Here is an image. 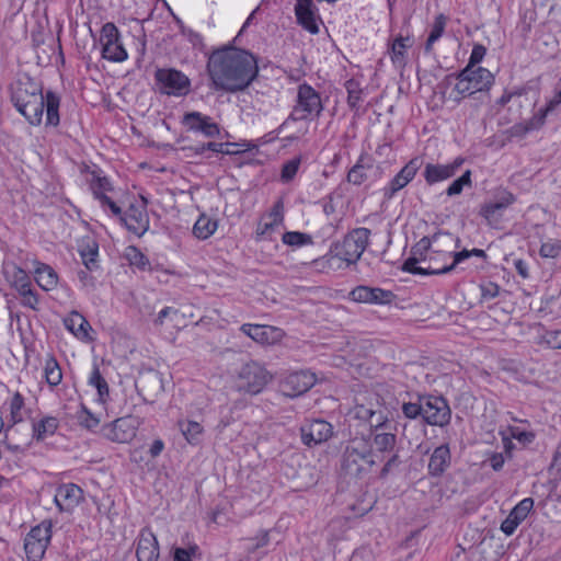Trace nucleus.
I'll use <instances>...</instances> for the list:
<instances>
[{"instance_id":"44","label":"nucleus","mask_w":561,"mask_h":561,"mask_svg":"<svg viewBox=\"0 0 561 561\" xmlns=\"http://www.w3.org/2000/svg\"><path fill=\"white\" fill-rule=\"evenodd\" d=\"M217 220L203 214L198 217L193 227V233L197 239L206 240L217 230Z\"/></svg>"},{"instance_id":"7","label":"nucleus","mask_w":561,"mask_h":561,"mask_svg":"<svg viewBox=\"0 0 561 561\" xmlns=\"http://www.w3.org/2000/svg\"><path fill=\"white\" fill-rule=\"evenodd\" d=\"M324 110L320 93L309 83L304 82L297 88V95L291 112L279 125L284 129L290 122L311 121L319 118Z\"/></svg>"},{"instance_id":"43","label":"nucleus","mask_w":561,"mask_h":561,"mask_svg":"<svg viewBox=\"0 0 561 561\" xmlns=\"http://www.w3.org/2000/svg\"><path fill=\"white\" fill-rule=\"evenodd\" d=\"M124 256L131 267H136L141 272L151 270L149 259L136 245H128L125 249Z\"/></svg>"},{"instance_id":"26","label":"nucleus","mask_w":561,"mask_h":561,"mask_svg":"<svg viewBox=\"0 0 561 561\" xmlns=\"http://www.w3.org/2000/svg\"><path fill=\"white\" fill-rule=\"evenodd\" d=\"M267 217L271 222L260 221L255 229V240H272V233L285 221V206L283 198H278L270 209Z\"/></svg>"},{"instance_id":"57","label":"nucleus","mask_w":561,"mask_h":561,"mask_svg":"<svg viewBox=\"0 0 561 561\" xmlns=\"http://www.w3.org/2000/svg\"><path fill=\"white\" fill-rule=\"evenodd\" d=\"M199 551L197 545H192L188 548H174L173 550V561H193V557H195Z\"/></svg>"},{"instance_id":"20","label":"nucleus","mask_w":561,"mask_h":561,"mask_svg":"<svg viewBox=\"0 0 561 561\" xmlns=\"http://www.w3.org/2000/svg\"><path fill=\"white\" fill-rule=\"evenodd\" d=\"M422 165L421 158H412L383 187V196L391 199L394 195L405 187L416 175Z\"/></svg>"},{"instance_id":"49","label":"nucleus","mask_w":561,"mask_h":561,"mask_svg":"<svg viewBox=\"0 0 561 561\" xmlns=\"http://www.w3.org/2000/svg\"><path fill=\"white\" fill-rule=\"evenodd\" d=\"M422 397L423 396L417 394L416 401L402 402L401 411L407 419L416 420L417 417H422Z\"/></svg>"},{"instance_id":"8","label":"nucleus","mask_w":561,"mask_h":561,"mask_svg":"<svg viewBox=\"0 0 561 561\" xmlns=\"http://www.w3.org/2000/svg\"><path fill=\"white\" fill-rule=\"evenodd\" d=\"M53 537V522L44 519L31 528L24 538L27 561H42Z\"/></svg>"},{"instance_id":"19","label":"nucleus","mask_w":561,"mask_h":561,"mask_svg":"<svg viewBox=\"0 0 561 561\" xmlns=\"http://www.w3.org/2000/svg\"><path fill=\"white\" fill-rule=\"evenodd\" d=\"M182 126L192 133H201L205 137L219 136L220 127L214 119L197 111L186 112L181 119Z\"/></svg>"},{"instance_id":"63","label":"nucleus","mask_w":561,"mask_h":561,"mask_svg":"<svg viewBox=\"0 0 561 561\" xmlns=\"http://www.w3.org/2000/svg\"><path fill=\"white\" fill-rule=\"evenodd\" d=\"M549 112H546L545 107L539 108L534 115L528 119V123L530 125V128L534 130L540 129L545 123L546 118L549 115Z\"/></svg>"},{"instance_id":"3","label":"nucleus","mask_w":561,"mask_h":561,"mask_svg":"<svg viewBox=\"0 0 561 561\" xmlns=\"http://www.w3.org/2000/svg\"><path fill=\"white\" fill-rule=\"evenodd\" d=\"M455 81L454 88L449 94V99L456 104H460L466 98L473 96L480 93L482 102L489 101V91L495 82L493 73L484 68L477 67V69L463 68L457 73L446 76L445 82L451 84Z\"/></svg>"},{"instance_id":"16","label":"nucleus","mask_w":561,"mask_h":561,"mask_svg":"<svg viewBox=\"0 0 561 561\" xmlns=\"http://www.w3.org/2000/svg\"><path fill=\"white\" fill-rule=\"evenodd\" d=\"M294 13L297 25L304 31L311 35L320 33V25L323 24V21L313 0H296Z\"/></svg>"},{"instance_id":"39","label":"nucleus","mask_w":561,"mask_h":561,"mask_svg":"<svg viewBox=\"0 0 561 561\" xmlns=\"http://www.w3.org/2000/svg\"><path fill=\"white\" fill-rule=\"evenodd\" d=\"M65 327L73 333L78 339H87L89 337V330L91 329L87 319L79 313L78 311H72L65 319Z\"/></svg>"},{"instance_id":"62","label":"nucleus","mask_w":561,"mask_h":561,"mask_svg":"<svg viewBox=\"0 0 561 561\" xmlns=\"http://www.w3.org/2000/svg\"><path fill=\"white\" fill-rule=\"evenodd\" d=\"M249 541L251 542V545L248 546L247 549H248L249 552H254L259 548H263V547L268 545V542H270L268 531L267 530H262L257 536H255L254 538L249 539Z\"/></svg>"},{"instance_id":"5","label":"nucleus","mask_w":561,"mask_h":561,"mask_svg":"<svg viewBox=\"0 0 561 561\" xmlns=\"http://www.w3.org/2000/svg\"><path fill=\"white\" fill-rule=\"evenodd\" d=\"M439 240L456 241L457 244L460 242L458 238L454 240L453 234L449 232H436L431 237H423L412 247L410 256L404 261L402 270L414 275H440V272L434 271V268L440 270V264L425 265L433 244Z\"/></svg>"},{"instance_id":"35","label":"nucleus","mask_w":561,"mask_h":561,"mask_svg":"<svg viewBox=\"0 0 561 561\" xmlns=\"http://www.w3.org/2000/svg\"><path fill=\"white\" fill-rule=\"evenodd\" d=\"M34 278L45 291L56 288L59 280L57 272L50 265L38 261L34 263Z\"/></svg>"},{"instance_id":"2","label":"nucleus","mask_w":561,"mask_h":561,"mask_svg":"<svg viewBox=\"0 0 561 561\" xmlns=\"http://www.w3.org/2000/svg\"><path fill=\"white\" fill-rule=\"evenodd\" d=\"M11 102L16 111L33 126L41 125L44 112L46 127L60 124V96L53 90H44L43 84L23 73L11 84Z\"/></svg>"},{"instance_id":"59","label":"nucleus","mask_w":561,"mask_h":561,"mask_svg":"<svg viewBox=\"0 0 561 561\" xmlns=\"http://www.w3.org/2000/svg\"><path fill=\"white\" fill-rule=\"evenodd\" d=\"M451 257V251H442V250H438V249H434L432 247V252L428 256V260L426 262L425 265H431V264H449L450 262H448Z\"/></svg>"},{"instance_id":"60","label":"nucleus","mask_w":561,"mask_h":561,"mask_svg":"<svg viewBox=\"0 0 561 561\" xmlns=\"http://www.w3.org/2000/svg\"><path fill=\"white\" fill-rule=\"evenodd\" d=\"M481 298L491 300L500 295V286L493 282H484L480 285Z\"/></svg>"},{"instance_id":"32","label":"nucleus","mask_w":561,"mask_h":561,"mask_svg":"<svg viewBox=\"0 0 561 561\" xmlns=\"http://www.w3.org/2000/svg\"><path fill=\"white\" fill-rule=\"evenodd\" d=\"M375 160L366 151H363L355 164L348 170L346 180L348 183L359 186L369 178V171L374 169Z\"/></svg>"},{"instance_id":"1","label":"nucleus","mask_w":561,"mask_h":561,"mask_svg":"<svg viewBox=\"0 0 561 561\" xmlns=\"http://www.w3.org/2000/svg\"><path fill=\"white\" fill-rule=\"evenodd\" d=\"M257 71L254 56L232 46L214 50L207 61V72L215 90L230 93L248 88L256 78Z\"/></svg>"},{"instance_id":"29","label":"nucleus","mask_w":561,"mask_h":561,"mask_svg":"<svg viewBox=\"0 0 561 561\" xmlns=\"http://www.w3.org/2000/svg\"><path fill=\"white\" fill-rule=\"evenodd\" d=\"M412 45V37L403 36L402 34H398L388 42L387 51L394 68L403 70L407 67L408 53Z\"/></svg>"},{"instance_id":"58","label":"nucleus","mask_w":561,"mask_h":561,"mask_svg":"<svg viewBox=\"0 0 561 561\" xmlns=\"http://www.w3.org/2000/svg\"><path fill=\"white\" fill-rule=\"evenodd\" d=\"M485 54L486 48L482 44H474L468 64L465 68L477 69V65L483 60Z\"/></svg>"},{"instance_id":"36","label":"nucleus","mask_w":561,"mask_h":561,"mask_svg":"<svg viewBox=\"0 0 561 561\" xmlns=\"http://www.w3.org/2000/svg\"><path fill=\"white\" fill-rule=\"evenodd\" d=\"M9 407L10 415L8 420V426L5 427V436L8 432L18 423L24 421L25 411V399L19 391L14 392L13 396L5 402Z\"/></svg>"},{"instance_id":"34","label":"nucleus","mask_w":561,"mask_h":561,"mask_svg":"<svg viewBox=\"0 0 561 561\" xmlns=\"http://www.w3.org/2000/svg\"><path fill=\"white\" fill-rule=\"evenodd\" d=\"M59 428V420L56 416L45 415L32 422V439L36 443L45 442L55 435Z\"/></svg>"},{"instance_id":"9","label":"nucleus","mask_w":561,"mask_h":561,"mask_svg":"<svg viewBox=\"0 0 561 561\" xmlns=\"http://www.w3.org/2000/svg\"><path fill=\"white\" fill-rule=\"evenodd\" d=\"M156 85L161 94L185 96L191 91V80L174 68H158L154 72Z\"/></svg>"},{"instance_id":"54","label":"nucleus","mask_w":561,"mask_h":561,"mask_svg":"<svg viewBox=\"0 0 561 561\" xmlns=\"http://www.w3.org/2000/svg\"><path fill=\"white\" fill-rule=\"evenodd\" d=\"M561 252V241L556 239H549L543 242L540 247L539 254L546 259H554Z\"/></svg>"},{"instance_id":"38","label":"nucleus","mask_w":561,"mask_h":561,"mask_svg":"<svg viewBox=\"0 0 561 561\" xmlns=\"http://www.w3.org/2000/svg\"><path fill=\"white\" fill-rule=\"evenodd\" d=\"M88 385L94 387L98 391V401L105 403L110 399L108 383L100 371V366L93 362L92 369L88 378Z\"/></svg>"},{"instance_id":"45","label":"nucleus","mask_w":561,"mask_h":561,"mask_svg":"<svg viewBox=\"0 0 561 561\" xmlns=\"http://www.w3.org/2000/svg\"><path fill=\"white\" fill-rule=\"evenodd\" d=\"M447 23V18L440 13L435 16L431 32L424 45V50L430 54L433 50L434 44L443 36Z\"/></svg>"},{"instance_id":"37","label":"nucleus","mask_w":561,"mask_h":561,"mask_svg":"<svg viewBox=\"0 0 561 561\" xmlns=\"http://www.w3.org/2000/svg\"><path fill=\"white\" fill-rule=\"evenodd\" d=\"M79 254L89 271L99 268V243L94 239H87L79 247Z\"/></svg>"},{"instance_id":"22","label":"nucleus","mask_w":561,"mask_h":561,"mask_svg":"<svg viewBox=\"0 0 561 561\" xmlns=\"http://www.w3.org/2000/svg\"><path fill=\"white\" fill-rule=\"evenodd\" d=\"M240 331L262 345H274L285 335L282 329L266 324L244 323L240 327Z\"/></svg>"},{"instance_id":"46","label":"nucleus","mask_w":561,"mask_h":561,"mask_svg":"<svg viewBox=\"0 0 561 561\" xmlns=\"http://www.w3.org/2000/svg\"><path fill=\"white\" fill-rule=\"evenodd\" d=\"M282 242L293 249L308 247L314 243L311 234L301 231H286L282 236Z\"/></svg>"},{"instance_id":"31","label":"nucleus","mask_w":561,"mask_h":561,"mask_svg":"<svg viewBox=\"0 0 561 561\" xmlns=\"http://www.w3.org/2000/svg\"><path fill=\"white\" fill-rule=\"evenodd\" d=\"M451 454L448 444L437 446L430 455L427 473L432 478H440L450 467Z\"/></svg>"},{"instance_id":"48","label":"nucleus","mask_w":561,"mask_h":561,"mask_svg":"<svg viewBox=\"0 0 561 561\" xmlns=\"http://www.w3.org/2000/svg\"><path fill=\"white\" fill-rule=\"evenodd\" d=\"M507 432L512 438L516 439L524 446L533 444L536 439V433L534 431H528L519 426L510 425L507 427Z\"/></svg>"},{"instance_id":"41","label":"nucleus","mask_w":561,"mask_h":561,"mask_svg":"<svg viewBox=\"0 0 561 561\" xmlns=\"http://www.w3.org/2000/svg\"><path fill=\"white\" fill-rule=\"evenodd\" d=\"M44 378L50 390H54L62 380V371L54 356H49L44 365Z\"/></svg>"},{"instance_id":"11","label":"nucleus","mask_w":561,"mask_h":561,"mask_svg":"<svg viewBox=\"0 0 561 561\" xmlns=\"http://www.w3.org/2000/svg\"><path fill=\"white\" fill-rule=\"evenodd\" d=\"M271 376L259 363L244 364L238 376V390L249 394H259L267 385Z\"/></svg>"},{"instance_id":"17","label":"nucleus","mask_w":561,"mask_h":561,"mask_svg":"<svg viewBox=\"0 0 561 561\" xmlns=\"http://www.w3.org/2000/svg\"><path fill=\"white\" fill-rule=\"evenodd\" d=\"M516 202V196L506 188H497L490 202L485 203L481 209L480 215L484 217L488 222H497L504 210Z\"/></svg>"},{"instance_id":"10","label":"nucleus","mask_w":561,"mask_h":561,"mask_svg":"<svg viewBox=\"0 0 561 561\" xmlns=\"http://www.w3.org/2000/svg\"><path fill=\"white\" fill-rule=\"evenodd\" d=\"M139 425L138 417L126 415L104 424L100 430V434L113 443L128 444L135 438Z\"/></svg>"},{"instance_id":"18","label":"nucleus","mask_w":561,"mask_h":561,"mask_svg":"<svg viewBox=\"0 0 561 561\" xmlns=\"http://www.w3.org/2000/svg\"><path fill=\"white\" fill-rule=\"evenodd\" d=\"M89 181L90 190L103 209H108L113 215H121V207L107 195L114 190L110 179L101 172L93 171Z\"/></svg>"},{"instance_id":"30","label":"nucleus","mask_w":561,"mask_h":561,"mask_svg":"<svg viewBox=\"0 0 561 561\" xmlns=\"http://www.w3.org/2000/svg\"><path fill=\"white\" fill-rule=\"evenodd\" d=\"M14 288L18 291V299L22 307L38 311L41 309V298L38 293L33 287L27 275H23L16 278L14 282Z\"/></svg>"},{"instance_id":"64","label":"nucleus","mask_w":561,"mask_h":561,"mask_svg":"<svg viewBox=\"0 0 561 561\" xmlns=\"http://www.w3.org/2000/svg\"><path fill=\"white\" fill-rule=\"evenodd\" d=\"M545 341L551 348L561 350V330L548 331Z\"/></svg>"},{"instance_id":"4","label":"nucleus","mask_w":561,"mask_h":561,"mask_svg":"<svg viewBox=\"0 0 561 561\" xmlns=\"http://www.w3.org/2000/svg\"><path fill=\"white\" fill-rule=\"evenodd\" d=\"M378 463L377 453L374 451L370 438L362 436L347 442L341 463L345 474L362 478L371 472Z\"/></svg>"},{"instance_id":"27","label":"nucleus","mask_w":561,"mask_h":561,"mask_svg":"<svg viewBox=\"0 0 561 561\" xmlns=\"http://www.w3.org/2000/svg\"><path fill=\"white\" fill-rule=\"evenodd\" d=\"M83 499L82 489L75 483H62L56 489L54 502L59 512H72Z\"/></svg>"},{"instance_id":"15","label":"nucleus","mask_w":561,"mask_h":561,"mask_svg":"<svg viewBox=\"0 0 561 561\" xmlns=\"http://www.w3.org/2000/svg\"><path fill=\"white\" fill-rule=\"evenodd\" d=\"M317 382V377L310 370L288 373L279 382V391L288 398H297L306 393Z\"/></svg>"},{"instance_id":"12","label":"nucleus","mask_w":561,"mask_h":561,"mask_svg":"<svg viewBox=\"0 0 561 561\" xmlns=\"http://www.w3.org/2000/svg\"><path fill=\"white\" fill-rule=\"evenodd\" d=\"M422 420L431 426L444 427L450 423L451 410L442 396L423 394Z\"/></svg>"},{"instance_id":"55","label":"nucleus","mask_w":561,"mask_h":561,"mask_svg":"<svg viewBox=\"0 0 561 561\" xmlns=\"http://www.w3.org/2000/svg\"><path fill=\"white\" fill-rule=\"evenodd\" d=\"M78 421L82 427L89 431H94L100 424V420L85 407L79 412Z\"/></svg>"},{"instance_id":"52","label":"nucleus","mask_w":561,"mask_h":561,"mask_svg":"<svg viewBox=\"0 0 561 561\" xmlns=\"http://www.w3.org/2000/svg\"><path fill=\"white\" fill-rule=\"evenodd\" d=\"M471 257V253H470V250H467V249H463L462 251H459V252H451V262L449 264H443L440 265V270L436 268L435 271L436 272H440V275L442 274H447L451 271L455 270V267L463 262L465 260Z\"/></svg>"},{"instance_id":"42","label":"nucleus","mask_w":561,"mask_h":561,"mask_svg":"<svg viewBox=\"0 0 561 561\" xmlns=\"http://www.w3.org/2000/svg\"><path fill=\"white\" fill-rule=\"evenodd\" d=\"M344 88L347 92V105L351 110H358L364 99V89L359 80L351 78L345 81Z\"/></svg>"},{"instance_id":"14","label":"nucleus","mask_w":561,"mask_h":561,"mask_svg":"<svg viewBox=\"0 0 561 561\" xmlns=\"http://www.w3.org/2000/svg\"><path fill=\"white\" fill-rule=\"evenodd\" d=\"M350 421H358L359 424L368 425L369 432L387 430L390 426L388 416L381 410L375 409L373 403H356L347 414Z\"/></svg>"},{"instance_id":"25","label":"nucleus","mask_w":561,"mask_h":561,"mask_svg":"<svg viewBox=\"0 0 561 561\" xmlns=\"http://www.w3.org/2000/svg\"><path fill=\"white\" fill-rule=\"evenodd\" d=\"M301 440L312 447L330 439L333 435V426L324 420H313L300 428Z\"/></svg>"},{"instance_id":"40","label":"nucleus","mask_w":561,"mask_h":561,"mask_svg":"<svg viewBox=\"0 0 561 561\" xmlns=\"http://www.w3.org/2000/svg\"><path fill=\"white\" fill-rule=\"evenodd\" d=\"M178 426L188 444H201L204 428L198 422L191 420H179Z\"/></svg>"},{"instance_id":"6","label":"nucleus","mask_w":561,"mask_h":561,"mask_svg":"<svg viewBox=\"0 0 561 561\" xmlns=\"http://www.w3.org/2000/svg\"><path fill=\"white\" fill-rule=\"evenodd\" d=\"M370 233V230L365 227L351 230L341 241L331 244L325 257L339 259L347 266L356 264L369 245Z\"/></svg>"},{"instance_id":"50","label":"nucleus","mask_w":561,"mask_h":561,"mask_svg":"<svg viewBox=\"0 0 561 561\" xmlns=\"http://www.w3.org/2000/svg\"><path fill=\"white\" fill-rule=\"evenodd\" d=\"M471 185V171L467 170L461 176L451 182V184L446 190V194L448 196L459 195L466 186L470 187Z\"/></svg>"},{"instance_id":"33","label":"nucleus","mask_w":561,"mask_h":561,"mask_svg":"<svg viewBox=\"0 0 561 561\" xmlns=\"http://www.w3.org/2000/svg\"><path fill=\"white\" fill-rule=\"evenodd\" d=\"M370 442L374 451L377 453V460L380 462L383 460L385 455L392 454L397 446V434L393 432H385L383 430L373 431Z\"/></svg>"},{"instance_id":"13","label":"nucleus","mask_w":561,"mask_h":561,"mask_svg":"<svg viewBox=\"0 0 561 561\" xmlns=\"http://www.w3.org/2000/svg\"><path fill=\"white\" fill-rule=\"evenodd\" d=\"M100 43L104 59L113 62H122L127 59L128 54L123 46L121 33L114 23L107 22L102 26Z\"/></svg>"},{"instance_id":"28","label":"nucleus","mask_w":561,"mask_h":561,"mask_svg":"<svg viewBox=\"0 0 561 561\" xmlns=\"http://www.w3.org/2000/svg\"><path fill=\"white\" fill-rule=\"evenodd\" d=\"M160 556L159 542L149 527L139 530L136 545L138 561H158Z\"/></svg>"},{"instance_id":"51","label":"nucleus","mask_w":561,"mask_h":561,"mask_svg":"<svg viewBox=\"0 0 561 561\" xmlns=\"http://www.w3.org/2000/svg\"><path fill=\"white\" fill-rule=\"evenodd\" d=\"M533 507L534 500L531 497H525L513 507V510L510 512V515L513 516L517 522L522 523L526 519Z\"/></svg>"},{"instance_id":"23","label":"nucleus","mask_w":561,"mask_h":561,"mask_svg":"<svg viewBox=\"0 0 561 561\" xmlns=\"http://www.w3.org/2000/svg\"><path fill=\"white\" fill-rule=\"evenodd\" d=\"M463 162L465 159L462 157H457L447 164L426 163L423 170V178L427 185L446 181L459 171Z\"/></svg>"},{"instance_id":"24","label":"nucleus","mask_w":561,"mask_h":561,"mask_svg":"<svg viewBox=\"0 0 561 561\" xmlns=\"http://www.w3.org/2000/svg\"><path fill=\"white\" fill-rule=\"evenodd\" d=\"M128 231L141 237L149 229V216L146 205L131 204L128 209L117 215Z\"/></svg>"},{"instance_id":"47","label":"nucleus","mask_w":561,"mask_h":561,"mask_svg":"<svg viewBox=\"0 0 561 561\" xmlns=\"http://www.w3.org/2000/svg\"><path fill=\"white\" fill-rule=\"evenodd\" d=\"M301 164V157H294L293 159L286 161L280 171V181L283 183L291 182L297 175L299 168Z\"/></svg>"},{"instance_id":"56","label":"nucleus","mask_w":561,"mask_h":561,"mask_svg":"<svg viewBox=\"0 0 561 561\" xmlns=\"http://www.w3.org/2000/svg\"><path fill=\"white\" fill-rule=\"evenodd\" d=\"M238 144L236 142H214L209 141L205 145V148H207V151H211L214 153H221V154H237L241 152L242 150H229V147H237Z\"/></svg>"},{"instance_id":"53","label":"nucleus","mask_w":561,"mask_h":561,"mask_svg":"<svg viewBox=\"0 0 561 561\" xmlns=\"http://www.w3.org/2000/svg\"><path fill=\"white\" fill-rule=\"evenodd\" d=\"M389 457L385 461L383 466L381 467L379 471V478L386 479L391 472L399 469L400 465L402 463L401 458L399 456L398 451H394L392 454H388Z\"/></svg>"},{"instance_id":"21","label":"nucleus","mask_w":561,"mask_h":561,"mask_svg":"<svg viewBox=\"0 0 561 561\" xmlns=\"http://www.w3.org/2000/svg\"><path fill=\"white\" fill-rule=\"evenodd\" d=\"M350 298L360 304L389 305L394 300L396 295L391 290L380 287L358 285L351 290Z\"/></svg>"},{"instance_id":"61","label":"nucleus","mask_w":561,"mask_h":561,"mask_svg":"<svg viewBox=\"0 0 561 561\" xmlns=\"http://www.w3.org/2000/svg\"><path fill=\"white\" fill-rule=\"evenodd\" d=\"M548 471L551 476L561 478V442L557 445L553 451Z\"/></svg>"}]
</instances>
